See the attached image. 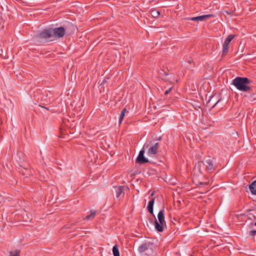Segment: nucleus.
Here are the masks:
<instances>
[{
    "instance_id": "obj_19",
    "label": "nucleus",
    "mask_w": 256,
    "mask_h": 256,
    "mask_svg": "<svg viewBox=\"0 0 256 256\" xmlns=\"http://www.w3.org/2000/svg\"><path fill=\"white\" fill-rule=\"evenodd\" d=\"M229 45L224 43L223 50H222V56L226 55L228 50Z\"/></svg>"
},
{
    "instance_id": "obj_30",
    "label": "nucleus",
    "mask_w": 256,
    "mask_h": 256,
    "mask_svg": "<svg viewBox=\"0 0 256 256\" xmlns=\"http://www.w3.org/2000/svg\"><path fill=\"white\" fill-rule=\"evenodd\" d=\"M154 192H152L150 196H154Z\"/></svg>"
},
{
    "instance_id": "obj_31",
    "label": "nucleus",
    "mask_w": 256,
    "mask_h": 256,
    "mask_svg": "<svg viewBox=\"0 0 256 256\" xmlns=\"http://www.w3.org/2000/svg\"><path fill=\"white\" fill-rule=\"evenodd\" d=\"M150 222L152 223L153 222V220H150Z\"/></svg>"
},
{
    "instance_id": "obj_27",
    "label": "nucleus",
    "mask_w": 256,
    "mask_h": 256,
    "mask_svg": "<svg viewBox=\"0 0 256 256\" xmlns=\"http://www.w3.org/2000/svg\"><path fill=\"white\" fill-rule=\"evenodd\" d=\"M70 26L71 28H72L73 29H74V25H72V24H70Z\"/></svg>"
},
{
    "instance_id": "obj_6",
    "label": "nucleus",
    "mask_w": 256,
    "mask_h": 256,
    "mask_svg": "<svg viewBox=\"0 0 256 256\" xmlns=\"http://www.w3.org/2000/svg\"><path fill=\"white\" fill-rule=\"evenodd\" d=\"M154 244L152 242H145L140 245L138 247V252L140 253L146 252V255L150 256L153 252Z\"/></svg>"
},
{
    "instance_id": "obj_8",
    "label": "nucleus",
    "mask_w": 256,
    "mask_h": 256,
    "mask_svg": "<svg viewBox=\"0 0 256 256\" xmlns=\"http://www.w3.org/2000/svg\"><path fill=\"white\" fill-rule=\"evenodd\" d=\"M159 143L156 142L152 146L148 147V155L149 156H154L158 152V148Z\"/></svg>"
},
{
    "instance_id": "obj_23",
    "label": "nucleus",
    "mask_w": 256,
    "mask_h": 256,
    "mask_svg": "<svg viewBox=\"0 0 256 256\" xmlns=\"http://www.w3.org/2000/svg\"><path fill=\"white\" fill-rule=\"evenodd\" d=\"M188 63L190 64H193V68L195 67V64L193 60H188Z\"/></svg>"
},
{
    "instance_id": "obj_12",
    "label": "nucleus",
    "mask_w": 256,
    "mask_h": 256,
    "mask_svg": "<svg viewBox=\"0 0 256 256\" xmlns=\"http://www.w3.org/2000/svg\"><path fill=\"white\" fill-rule=\"evenodd\" d=\"M154 199H155L154 198H152V200L148 202V205L147 206V209H148V212L150 214H152V216H154V214L153 207H154Z\"/></svg>"
},
{
    "instance_id": "obj_28",
    "label": "nucleus",
    "mask_w": 256,
    "mask_h": 256,
    "mask_svg": "<svg viewBox=\"0 0 256 256\" xmlns=\"http://www.w3.org/2000/svg\"><path fill=\"white\" fill-rule=\"evenodd\" d=\"M22 174H23L24 175H26V176H28V174H28H28H24V173H22Z\"/></svg>"
},
{
    "instance_id": "obj_29",
    "label": "nucleus",
    "mask_w": 256,
    "mask_h": 256,
    "mask_svg": "<svg viewBox=\"0 0 256 256\" xmlns=\"http://www.w3.org/2000/svg\"><path fill=\"white\" fill-rule=\"evenodd\" d=\"M42 108H46V109L48 110V108L44 107V106H42Z\"/></svg>"
},
{
    "instance_id": "obj_26",
    "label": "nucleus",
    "mask_w": 256,
    "mask_h": 256,
    "mask_svg": "<svg viewBox=\"0 0 256 256\" xmlns=\"http://www.w3.org/2000/svg\"><path fill=\"white\" fill-rule=\"evenodd\" d=\"M208 184H209V182H200L198 184V185H201V184H206V185H208Z\"/></svg>"
},
{
    "instance_id": "obj_5",
    "label": "nucleus",
    "mask_w": 256,
    "mask_h": 256,
    "mask_svg": "<svg viewBox=\"0 0 256 256\" xmlns=\"http://www.w3.org/2000/svg\"><path fill=\"white\" fill-rule=\"evenodd\" d=\"M151 144V142H146L142 148L139 152V154L138 157L136 158V162L138 164H144L148 162V158L144 157V154L145 152L144 149L148 148L149 146Z\"/></svg>"
},
{
    "instance_id": "obj_22",
    "label": "nucleus",
    "mask_w": 256,
    "mask_h": 256,
    "mask_svg": "<svg viewBox=\"0 0 256 256\" xmlns=\"http://www.w3.org/2000/svg\"><path fill=\"white\" fill-rule=\"evenodd\" d=\"M249 234L251 236H254L256 235V230H252L249 232Z\"/></svg>"
},
{
    "instance_id": "obj_21",
    "label": "nucleus",
    "mask_w": 256,
    "mask_h": 256,
    "mask_svg": "<svg viewBox=\"0 0 256 256\" xmlns=\"http://www.w3.org/2000/svg\"><path fill=\"white\" fill-rule=\"evenodd\" d=\"M151 14L154 18H158L160 15V12L156 10H152L151 12Z\"/></svg>"
},
{
    "instance_id": "obj_32",
    "label": "nucleus",
    "mask_w": 256,
    "mask_h": 256,
    "mask_svg": "<svg viewBox=\"0 0 256 256\" xmlns=\"http://www.w3.org/2000/svg\"><path fill=\"white\" fill-rule=\"evenodd\" d=\"M26 170L28 172V170L27 169H26Z\"/></svg>"
},
{
    "instance_id": "obj_16",
    "label": "nucleus",
    "mask_w": 256,
    "mask_h": 256,
    "mask_svg": "<svg viewBox=\"0 0 256 256\" xmlns=\"http://www.w3.org/2000/svg\"><path fill=\"white\" fill-rule=\"evenodd\" d=\"M235 35L234 34H230L228 35L227 38L225 39L224 43L230 44V42L234 39V38Z\"/></svg>"
},
{
    "instance_id": "obj_7",
    "label": "nucleus",
    "mask_w": 256,
    "mask_h": 256,
    "mask_svg": "<svg viewBox=\"0 0 256 256\" xmlns=\"http://www.w3.org/2000/svg\"><path fill=\"white\" fill-rule=\"evenodd\" d=\"M67 30V28L65 29L64 27H59L54 28H52L54 40L56 38H60L63 37L66 30Z\"/></svg>"
},
{
    "instance_id": "obj_24",
    "label": "nucleus",
    "mask_w": 256,
    "mask_h": 256,
    "mask_svg": "<svg viewBox=\"0 0 256 256\" xmlns=\"http://www.w3.org/2000/svg\"><path fill=\"white\" fill-rule=\"evenodd\" d=\"M172 88H170L168 90H166L164 92V94L165 95L168 94L170 93V92L172 90Z\"/></svg>"
},
{
    "instance_id": "obj_20",
    "label": "nucleus",
    "mask_w": 256,
    "mask_h": 256,
    "mask_svg": "<svg viewBox=\"0 0 256 256\" xmlns=\"http://www.w3.org/2000/svg\"><path fill=\"white\" fill-rule=\"evenodd\" d=\"M9 256H20V251L16 250L14 251H10L9 252Z\"/></svg>"
},
{
    "instance_id": "obj_1",
    "label": "nucleus",
    "mask_w": 256,
    "mask_h": 256,
    "mask_svg": "<svg viewBox=\"0 0 256 256\" xmlns=\"http://www.w3.org/2000/svg\"><path fill=\"white\" fill-rule=\"evenodd\" d=\"M250 82L251 80L248 78L238 76L233 80L232 84L238 90L247 92L251 90V88L249 86Z\"/></svg>"
},
{
    "instance_id": "obj_25",
    "label": "nucleus",
    "mask_w": 256,
    "mask_h": 256,
    "mask_svg": "<svg viewBox=\"0 0 256 256\" xmlns=\"http://www.w3.org/2000/svg\"><path fill=\"white\" fill-rule=\"evenodd\" d=\"M108 79V78H104L102 82V83L100 84V86L101 85H102V84H104L106 82H107V80Z\"/></svg>"
},
{
    "instance_id": "obj_10",
    "label": "nucleus",
    "mask_w": 256,
    "mask_h": 256,
    "mask_svg": "<svg viewBox=\"0 0 256 256\" xmlns=\"http://www.w3.org/2000/svg\"><path fill=\"white\" fill-rule=\"evenodd\" d=\"M116 196L118 198H120L121 196L123 197L124 194V186H118L116 187Z\"/></svg>"
},
{
    "instance_id": "obj_14",
    "label": "nucleus",
    "mask_w": 256,
    "mask_h": 256,
    "mask_svg": "<svg viewBox=\"0 0 256 256\" xmlns=\"http://www.w3.org/2000/svg\"><path fill=\"white\" fill-rule=\"evenodd\" d=\"M22 214V218H24V221L28 222H30L32 220V215L30 214H29L28 215L25 211Z\"/></svg>"
},
{
    "instance_id": "obj_9",
    "label": "nucleus",
    "mask_w": 256,
    "mask_h": 256,
    "mask_svg": "<svg viewBox=\"0 0 256 256\" xmlns=\"http://www.w3.org/2000/svg\"><path fill=\"white\" fill-rule=\"evenodd\" d=\"M214 16L213 14H210L200 16H196V17H192V18H190L189 20H192V21H196V20L202 21L206 18H212Z\"/></svg>"
},
{
    "instance_id": "obj_18",
    "label": "nucleus",
    "mask_w": 256,
    "mask_h": 256,
    "mask_svg": "<svg viewBox=\"0 0 256 256\" xmlns=\"http://www.w3.org/2000/svg\"><path fill=\"white\" fill-rule=\"evenodd\" d=\"M112 253L114 256H120L118 246L116 244L112 248Z\"/></svg>"
},
{
    "instance_id": "obj_2",
    "label": "nucleus",
    "mask_w": 256,
    "mask_h": 256,
    "mask_svg": "<svg viewBox=\"0 0 256 256\" xmlns=\"http://www.w3.org/2000/svg\"><path fill=\"white\" fill-rule=\"evenodd\" d=\"M36 38L38 40H44L46 42L54 40L52 32V28L43 29L37 34Z\"/></svg>"
},
{
    "instance_id": "obj_4",
    "label": "nucleus",
    "mask_w": 256,
    "mask_h": 256,
    "mask_svg": "<svg viewBox=\"0 0 256 256\" xmlns=\"http://www.w3.org/2000/svg\"><path fill=\"white\" fill-rule=\"evenodd\" d=\"M154 222L156 230L158 232H162L164 231V226L166 225V222L164 220V208L160 210L158 215V218L159 222L156 220L155 216H154Z\"/></svg>"
},
{
    "instance_id": "obj_15",
    "label": "nucleus",
    "mask_w": 256,
    "mask_h": 256,
    "mask_svg": "<svg viewBox=\"0 0 256 256\" xmlns=\"http://www.w3.org/2000/svg\"><path fill=\"white\" fill-rule=\"evenodd\" d=\"M96 211L95 210H91L90 214L88 215L87 216H86L84 219L86 220H92L96 216Z\"/></svg>"
},
{
    "instance_id": "obj_13",
    "label": "nucleus",
    "mask_w": 256,
    "mask_h": 256,
    "mask_svg": "<svg viewBox=\"0 0 256 256\" xmlns=\"http://www.w3.org/2000/svg\"><path fill=\"white\" fill-rule=\"evenodd\" d=\"M249 188L252 194L256 195V180L254 181L249 186Z\"/></svg>"
},
{
    "instance_id": "obj_11",
    "label": "nucleus",
    "mask_w": 256,
    "mask_h": 256,
    "mask_svg": "<svg viewBox=\"0 0 256 256\" xmlns=\"http://www.w3.org/2000/svg\"><path fill=\"white\" fill-rule=\"evenodd\" d=\"M216 96H217L215 94L212 96L210 97V99L207 102V104H206L207 106H208L209 104H212V108H213L214 107L216 106V104L220 101V99L217 100L216 98Z\"/></svg>"
},
{
    "instance_id": "obj_3",
    "label": "nucleus",
    "mask_w": 256,
    "mask_h": 256,
    "mask_svg": "<svg viewBox=\"0 0 256 256\" xmlns=\"http://www.w3.org/2000/svg\"><path fill=\"white\" fill-rule=\"evenodd\" d=\"M198 166L200 173H202L204 170L208 172L211 173L215 170L213 162L211 160L198 162Z\"/></svg>"
},
{
    "instance_id": "obj_17",
    "label": "nucleus",
    "mask_w": 256,
    "mask_h": 256,
    "mask_svg": "<svg viewBox=\"0 0 256 256\" xmlns=\"http://www.w3.org/2000/svg\"><path fill=\"white\" fill-rule=\"evenodd\" d=\"M126 112V108H124L122 111L121 112V113L120 114V118H119V124H121L125 116Z\"/></svg>"
}]
</instances>
